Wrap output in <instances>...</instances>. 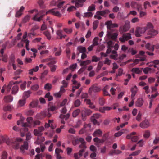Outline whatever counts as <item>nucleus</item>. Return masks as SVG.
Masks as SVG:
<instances>
[{
	"instance_id": "1",
	"label": "nucleus",
	"mask_w": 159,
	"mask_h": 159,
	"mask_svg": "<svg viewBox=\"0 0 159 159\" xmlns=\"http://www.w3.org/2000/svg\"><path fill=\"white\" fill-rule=\"evenodd\" d=\"M154 28L152 23L148 22L146 24L145 26L137 27L135 31V35L137 37H140L147 31V34L149 36L146 37L145 38H150L154 37L158 33V31Z\"/></svg>"
},
{
	"instance_id": "2",
	"label": "nucleus",
	"mask_w": 159,
	"mask_h": 159,
	"mask_svg": "<svg viewBox=\"0 0 159 159\" xmlns=\"http://www.w3.org/2000/svg\"><path fill=\"white\" fill-rule=\"evenodd\" d=\"M118 35V34L117 33L114 32L112 31H107L105 39L106 40L108 39L116 40Z\"/></svg>"
},
{
	"instance_id": "3",
	"label": "nucleus",
	"mask_w": 159,
	"mask_h": 159,
	"mask_svg": "<svg viewBox=\"0 0 159 159\" xmlns=\"http://www.w3.org/2000/svg\"><path fill=\"white\" fill-rule=\"evenodd\" d=\"M51 116V114L50 111L48 109L45 110L40 114L37 115L36 117L38 119H42L45 117H50Z\"/></svg>"
},
{
	"instance_id": "4",
	"label": "nucleus",
	"mask_w": 159,
	"mask_h": 159,
	"mask_svg": "<svg viewBox=\"0 0 159 159\" xmlns=\"http://www.w3.org/2000/svg\"><path fill=\"white\" fill-rule=\"evenodd\" d=\"M130 27V22L128 20L125 22V25L123 27L120 28V32L121 33H123L128 31Z\"/></svg>"
},
{
	"instance_id": "5",
	"label": "nucleus",
	"mask_w": 159,
	"mask_h": 159,
	"mask_svg": "<svg viewBox=\"0 0 159 159\" xmlns=\"http://www.w3.org/2000/svg\"><path fill=\"white\" fill-rule=\"evenodd\" d=\"M52 14L58 17H60L61 16V14L60 13L58 10V9L57 8H54L48 10V11L46 12V14Z\"/></svg>"
},
{
	"instance_id": "6",
	"label": "nucleus",
	"mask_w": 159,
	"mask_h": 159,
	"mask_svg": "<svg viewBox=\"0 0 159 159\" xmlns=\"http://www.w3.org/2000/svg\"><path fill=\"white\" fill-rule=\"evenodd\" d=\"M101 90V89L100 87L95 86L94 85H93L89 88L88 91V93L89 95H92L93 92H100Z\"/></svg>"
},
{
	"instance_id": "7",
	"label": "nucleus",
	"mask_w": 159,
	"mask_h": 159,
	"mask_svg": "<svg viewBox=\"0 0 159 159\" xmlns=\"http://www.w3.org/2000/svg\"><path fill=\"white\" fill-rule=\"evenodd\" d=\"M131 38V36L130 34L127 33L123 34L122 37L119 38V40L122 43H124L125 41L128 40Z\"/></svg>"
},
{
	"instance_id": "8",
	"label": "nucleus",
	"mask_w": 159,
	"mask_h": 159,
	"mask_svg": "<svg viewBox=\"0 0 159 159\" xmlns=\"http://www.w3.org/2000/svg\"><path fill=\"white\" fill-rule=\"evenodd\" d=\"M27 32H25L22 37V38L21 39V41L24 42L25 43V48L26 50L28 51L30 50V48H29V41L27 39Z\"/></svg>"
},
{
	"instance_id": "9",
	"label": "nucleus",
	"mask_w": 159,
	"mask_h": 159,
	"mask_svg": "<svg viewBox=\"0 0 159 159\" xmlns=\"http://www.w3.org/2000/svg\"><path fill=\"white\" fill-rule=\"evenodd\" d=\"M150 123L149 121L145 119L143 121L141 122L139 124V126L142 129H146L150 126Z\"/></svg>"
},
{
	"instance_id": "10",
	"label": "nucleus",
	"mask_w": 159,
	"mask_h": 159,
	"mask_svg": "<svg viewBox=\"0 0 159 159\" xmlns=\"http://www.w3.org/2000/svg\"><path fill=\"white\" fill-rule=\"evenodd\" d=\"M76 141L78 142L77 143H79L80 142L81 143V144L79 146V148H87L85 144L86 143L83 138H78L76 139Z\"/></svg>"
},
{
	"instance_id": "11",
	"label": "nucleus",
	"mask_w": 159,
	"mask_h": 159,
	"mask_svg": "<svg viewBox=\"0 0 159 159\" xmlns=\"http://www.w3.org/2000/svg\"><path fill=\"white\" fill-rule=\"evenodd\" d=\"M138 91V89L137 87L135 85L131 88V98H134L136 93Z\"/></svg>"
},
{
	"instance_id": "12",
	"label": "nucleus",
	"mask_w": 159,
	"mask_h": 159,
	"mask_svg": "<svg viewBox=\"0 0 159 159\" xmlns=\"http://www.w3.org/2000/svg\"><path fill=\"white\" fill-rule=\"evenodd\" d=\"M27 123H23V126L24 127H30L31 125L33 122V118L32 117H28L26 119Z\"/></svg>"
},
{
	"instance_id": "13",
	"label": "nucleus",
	"mask_w": 159,
	"mask_h": 159,
	"mask_svg": "<svg viewBox=\"0 0 159 159\" xmlns=\"http://www.w3.org/2000/svg\"><path fill=\"white\" fill-rule=\"evenodd\" d=\"M28 142H24L23 145L21 146L20 147V149L21 152L22 153H24L25 150H27L28 149Z\"/></svg>"
},
{
	"instance_id": "14",
	"label": "nucleus",
	"mask_w": 159,
	"mask_h": 159,
	"mask_svg": "<svg viewBox=\"0 0 159 159\" xmlns=\"http://www.w3.org/2000/svg\"><path fill=\"white\" fill-rule=\"evenodd\" d=\"M110 12V11L108 9L105 10L101 11H97V14L100 15L101 16L106 17V15L108 14Z\"/></svg>"
},
{
	"instance_id": "15",
	"label": "nucleus",
	"mask_w": 159,
	"mask_h": 159,
	"mask_svg": "<svg viewBox=\"0 0 159 159\" xmlns=\"http://www.w3.org/2000/svg\"><path fill=\"white\" fill-rule=\"evenodd\" d=\"M62 30H58L56 31V34L57 39H62L63 38H65L66 36V35L62 34Z\"/></svg>"
},
{
	"instance_id": "16",
	"label": "nucleus",
	"mask_w": 159,
	"mask_h": 159,
	"mask_svg": "<svg viewBox=\"0 0 159 159\" xmlns=\"http://www.w3.org/2000/svg\"><path fill=\"white\" fill-rule=\"evenodd\" d=\"M143 100L142 98H139L136 101L135 105L137 107H140L143 105Z\"/></svg>"
},
{
	"instance_id": "17",
	"label": "nucleus",
	"mask_w": 159,
	"mask_h": 159,
	"mask_svg": "<svg viewBox=\"0 0 159 159\" xmlns=\"http://www.w3.org/2000/svg\"><path fill=\"white\" fill-rule=\"evenodd\" d=\"M86 0H76L75 6L76 7H81L83 6V3Z\"/></svg>"
},
{
	"instance_id": "18",
	"label": "nucleus",
	"mask_w": 159,
	"mask_h": 159,
	"mask_svg": "<svg viewBox=\"0 0 159 159\" xmlns=\"http://www.w3.org/2000/svg\"><path fill=\"white\" fill-rule=\"evenodd\" d=\"M129 132V130L127 129H122L120 131L115 133V136L116 137H118L120 136L122 134L124 133H126Z\"/></svg>"
},
{
	"instance_id": "19",
	"label": "nucleus",
	"mask_w": 159,
	"mask_h": 159,
	"mask_svg": "<svg viewBox=\"0 0 159 159\" xmlns=\"http://www.w3.org/2000/svg\"><path fill=\"white\" fill-rule=\"evenodd\" d=\"M54 55L55 56H60L61 52V50L60 48H55L54 49Z\"/></svg>"
},
{
	"instance_id": "20",
	"label": "nucleus",
	"mask_w": 159,
	"mask_h": 159,
	"mask_svg": "<svg viewBox=\"0 0 159 159\" xmlns=\"http://www.w3.org/2000/svg\"><path fill=\"white\" fill-rule=\"evenodd\" d=\"M91 63V61L90 60H87L85 61H81L80 63V65L81 66L84 67L85 68L87 65L90 64Z\"/></svg>"
},
{
	"instance_id": "21",
	"label": "nucleus",
	"mask_w": 159,
	"mask_h": 159,
	"mask_svg": "<svg viewBox=\"0 0 159 159\" xmlns=\"http://www.w3.org/2000/svg\"><path fill=\"white\" fill-rule=\"evenodd\" d=\"M25 103L26 102L25 99L20 100L18 102L17 106L18 107H23L25 105Z\"/></svg>"
},
{
	"instance_id": "22",
	"label": "nucleus",
	"mask_w": 159,
	"mask_h": 159,
	"mask_svg": "<svg viewBox=\"0 0 159 159\" xmlns=\"http://www.w3.org/2000/svg\"><path fill=\"white\" fill-rule=\"evenodd\" d=\"M143 72L145 74L151 73L154 72V70L149 67H146L143 69Z\"/></svg>"
},
{
	"instance_id": "23",
	"label": "nucleus",
	"mask_w": 159,
	"mask_h": 159,
	"mask_svg": "<svg viewBox=\"0 0 159 159\" xmlns=\"http://www.w3.org/2000/svg\"><path fill=\"white\" fill-rule=\"evenodd\" d=\"M102 132L99 129H97L93 133V136H100L102 134Z\"/></svg>"
},
{
	"instance_id": "24",
	"label": "nucleus",
	"mask_w": 159,
	"mask_h": 159,
	"mask_svg": "<svg viewBox=\"0 0 159 159\" xmlns=\"http://www.w3.org/2000/svg\"><path fill=\"white\" fill-rule=\"evenodd\" d=\"M13 98L12 96L9 95L4 97V100L6 102H11L13 101Z\"/></svg>"
},
{
	"instance_id": "25",
	"label": "nucleus",
	"mask_w": 159,
	"mask_h": 159,
	"mask_svg": "<svg viewBox=\"0 0 159 159\" xmlns=\"http://www.w3.org/2000/svg\"><path fill=\"white\" fill-rule=\"evenodd\" d=\"M24 9V7L23 6L21 7L20 9L16 13L15 16L16 17L20 16L22 14V12Z\"/></svg>"
},
{
	"instance_id": "26",
	"label": "nucleus",
	"mask_w": 159,
	"mask_h": 159,
	"mask_svg": "<svg viewBox=\"0 0 159 159\" xmlns=\"http://www.w3.org/2000/svg\"><path fill=\"white\" fill-rule=\"evenodd\" d=\"M82 116L83 115L84 113H85L84 115L85 116H88L91 114L92 113V111L91 110L89 109H84V110L82 111Z\"/></svg>"
},
{
	"instance_id": "27",
	"label": "nucleus",
	"mask_w": 159,
	"mask_h": 159,
	"mask_svg": "<svg viewBox=\"0 0 159 159\" xmlns=\"http://www.w3.org/2000/svg\"><path fill=\"white\" fill-rule=\"evenodd\" d=\"M131 71L133 73L136 74H139L142 72V70L138 68H134L131 69Z\"/></svg>"
},
{
	"instance_id": "28",
	"label": "nucleus",
	"mask_w": 159,
	"mask_h": 159,
	"mask_svg": "<svg viewBox=\"0 0 159 159\" xmlns=\"http://www.w3.org/2000/svg\"><path fill=\"white\" fill-rule=\"evenodd\" d=\"M77 49L80 53H85L86 51V48L82 46H79L77 48Z\"/></svg>"
},
{
	"instance_id": "29",
	"label": "nucleus",
	"mask_w": 159,
	"mask_h": 159,
	"mask_svg": "<svg viewBox=\"0 0 159 159\" xmlns=\"http://www.w3.org/2000/svg\"><path fill=\"white\" fill-rule=\"evenodd\" d=\"M103 65V63L102 61H100L98 62L96 68V71L97 72H98L100 70Z\"/></svg>"
},
{
	"instance_id": "30",
	"label": "nucleus",
	"mask_w": 159,
	"mask_h": 159,
	"mask_svg": "<svg viewBox=\"0 0 159 159\" xmlns=\"http://www.w3.org/2000/svg\"><path fill=\"white\" fill-rule=\"evenodd\" d=\"M38 14V13H37V14L34 16L33 18L34 20L37 21H39L41 20L42 18H43V15H42L40 17L37 18V16Z\"/></svg>"
},
{
	"instance_id": "31",
	"label": "nucleus",
	"mask_w": 159,
	"mask_h": 159,
	"mask_svg": "<svg viewBox=\"0 0 159 159\" xmlns=\"http://www.w3.org/2000/svg\"><path fill=\"white\" fill-rule=\"evenodd\" d=\"M18 87L16 85H15L12 87V93L13 94H16L18 90Z\"/></svg>"
},
{
	"instance_id": "32",
	"label": "nucleus",
	"mask_w": 159,
	"mask_h": 159,
	"mask_svg": "<svg viewBox=\"0 0 159 159\" xmlns=\"http://www.w3.org/2000/svg\"><path fill=\"white\" fill-rule=\"evenodd\" d=\"M145 48L149 50L152 51H153L154 50L153 46V45H151L150 43H147L145 45Z\"/></svg>"
},
{
	"instance_id": "33",
	"label": "nucleus",
	"mask_w": 159,
	"mask_h": 159,
	"mask_svg": "<svg viewBox=\"0 0 159 159\" xmlns=\"http://www.w3.org/2000/svg\"><path fill=\"white\" fill-rule=\"evenodd\" d=\"M100 60V58L99 57H97L96 56H93L92 57V60L91 62H97Z\"/></svg>"
},
{
	"instance_id": "34",
	"label": "nucleus",
	"mask_w": 159,
	"mask_h": 159,
	"mask_svg": "<svg viewBox=\"0 0 159 159\" xmlns=\"http://www.w3.org/2000/svg\"><path fill=\"white\" fill-rule=\"evenodd\" d=\"M80 110L77 109L75 110L72 113V116L74 117H76L80 113Z\"/></svg>"
},
{
	"instance_id": "35",
	"label": "nucleus",
	"mask_w": 159,
	"mask_h": 159,
	"mask_svg": "<svg viewBox=\"0 0 159 159\" xmlns=\"http://www.w3.org/2000/svg\"><path fill=\"white\" fill-rule=\"evenodd\" d=\"M94 142L97 143H103L104 140L103 139L101 140L98 137H96L93 139Z\"/></svg>"
},
{
	"instance_id": "36",
	"label": "nucleus",
	"mask_w": 159,
	"mask_h": 159,
	"mask_svg": "<svg viewBox=\"0 0 159 159\" xmlns=\"http://www.w3.org/2000/svg\"><path fill=\"white\" fill-rule=\"evenodd\" d=\"M31 92L30 90L25 91L23 93V96L25 98H27L30 97Z\"/></svg>"
},
{
	"instance_id": "37",
	"label": "nucleus",
	"mask_w": 159,
	"mask_h": 159,
	"mask_svg": "<svg viewBox=\"0 0 159 159\" xmlns=\"http://www.w3.org/2000/svg\"><path fill=\"white\" fill-rule=\"evenodd\" d=\"M34 133L35 136H40L42 135L41 133L38 129H35L34 131Z\"/></svg>"
},
{
	"instance_id": "38",
	"label": "nucleus",
	"mask_w": 159,
	"mask_h": 159,
	"mask_svg": "<svg viewBox=\"0 0 159 159\" xmlns=\"http://www.w3.org/2000/svg\"><path fill=\"white\" fill-rule=\"evenodd\" d=\"M151 63H152V65L154 66L155 68H156L157 67V65L159 64V60H156L152 62H151Z\"/></svg>"
},
{
	"instance_id": "39",
	"label": "nucleus",
	"mask_w": 159,
	"mask_h": 159,
	"mask_svg": "<svg viewBox=\"0 0 159 159\" xmlns=\"http://www.w3.org/2000/svg\"><path fill=\"white\" fill-rule=\"evenodd\" d=\"M136 134V133L133 132L130 134H128L126 136V138L128 139H130L132 140L133 137Z\"/></svg>"
},
{
	"instance_id": "40",
	"label": "nucleus",
	"mask_w": 159,
	"mask_h": 159,
	"mask_svg": "<svg viewBox=\"0 0 159 159\" xmlns=\"http://www.w3.org/2000/svg\"><path fill=\"white\" fill-rule=\"evenodd\" d=\"M112 23V21L111 20L108 21L106 22L105 25L107 29H110L111 28Z\"/></svg>"
},
{
	"instance_id": "41",
	"label": "nucleus",
	"mask_w": 159,
	"mask_h": 159,
	"mask_svg": "<svg viewBox=\"0 0 159 159\" xmlns=\"http://www.w3.org/2000/svg\"><path fill=\"white\" fill-rule=\"evenodd\" d=\"M80 83H78L76 85H75V86H73L72 91L73 92H74L75 90L78 89L80 86Z\"/></svg>"
},
{
	"instance_id": "42",
	"label": "nucleus",
	"mask_w": 159,
	"mask_h": 159,
	"mask_svg": "<svg viewBox=\"0 0 159 159\" xmlns=\"http://www.w3.org/2000/svg\"><path fill=\"white\" fill-rule=\"evenodd\" d=\"M108 85H106L105 86L104 88L103 89V91L104 92V95L106 96L109 95L110 96V94H109L108 92L107 91V90L108 89Z\"/></svg>"
},
{
	"instance_id": "43",
	"label": "nucleus",
	"mask_w": 159,
	"mask_h": 159,
	"mask_svg": "<svg viewBox=\"0 0 159 159\" xmlns=\"http://www.w3.org/2000/svg\"><path fill=\"white\" fill-rule=\"evenodd\" d=\"M93 14L91 12H87L84 13L83 16L84 17H89L92 16Z\"/></svg>"
},
{
	"instance_id": "44",
	"label": "nucleus",
	"mask_w": 159,
	"mask_h": 159,
	"mask_svg": "<svg viewBox=\"0 0 159 159\" xmlns=\"http://www.w3.org/2000/svg\"><path fill=\"white\" fill-rule=\"evenodd\" d=\"M14 84L13 82H11L9 83L7 86L6 89H7V91L8 92L10 91L11 88L12 86V85Z\"/></svg>"
},
{
	"instance_id": "45",
	"label": "nucleus",
	"mask_w": 159,
	"mask_h": 159,
	"mask_svg": "<svg viewBox=\"0 0 159 159\" xmlns=\"http://www.w3.org/2000/svg\"><path fill=\"white\" fill-rule=\"evenodd\" d=\"M112 53L114 54L113 55H111L110 56V57L112 59L116 60V58L118 55L117 54H116V52L114 51H113L112 52Z\"/></svg>"
},
{
	"instance_id": "46",
	"label": "nucleus",
	"mask_w": 159,
	"mask_h": 159,
	"mask_svg": "<svg viewBox=\"0 0 159 159\" xmlns=\"http://www.w3.org/2000/svg\"><path fill=\"white\" fill-rule=\"evenodd\" d=\"M45 98H47L48 101H50L53 100V97L50 95V93H48L45 96Z\"/></svg>"
},
{
	"instance_id": "47",
	"label": "nucleus",
	"mask_w": 159,
	"mask_h": 159,
	"mask_svg": "<svg viewBox=\"0 0 159 159\" xmlns=\"http://www.w3.org/2000/svg\"><path fill=\"white\" fill-rule=\"evenodd\" d=\"M99 22L98 20H96L94 21L93 23V30H94L97 28Z\"/></svg>"
},
{
	"instance_id": "48",
	"label": "nucleus",
	"mask_w": 159,
	"mask_h": 159,
	"mask_svg": "<svg viewBox=\"0 0 159 159\" xmlns=\"http://www.w3.org/2000/svg\"><path fill=\"white\" fill-rule=\"evenodd\" d=\"M12 107L11 106L7 105L4 107L3 110L5 111H10L12 110Z\"/></svg>"
},
{
	"instance_id": "49",
	"label": "nucleus",
	"mask_w": 159,
	"mask_h": 159,
	"mask_svg": "<svg viewBox=\"0 0 159 159\" xmlns=\"http://www.w3.org/2000/svg\"><path fill=\"white\" fill-rule=\"evenodd\" d=\"M44 88L45 89L49 91L52 88L51 84L49 83H47L45 85Z\"/></svg>"
},
{
	"instance_id": "50",
	"label": "nucleus",
	"mask_w": 159,
	"mask_h": 159,
	"mask_svg": "<svg viewBox=\"0 0 159 159\" xmlns=\"http://www.w3.org/2000/svg\"><path fill=\"white\" fill-rule=\"evenodd\" d=\"M150 132L148 130L146 131L144 134L143 137L145 138H148L150 136Z\"/></svg>"
},
{
	"instance_id": "51",
	"label": "nucleus",
	"mask_w": 159,
	"mask_h": 159,
	"mask_svg": "<svg viewBox=\"0 0 159 159\" xmlns=\"http://www.w3.org/2000/svg\"><path fill=\"white\" fill-rule=\"evenodd\" d=\"M64 31L68 34H70L72 32V28H65L64 29Z\"/></svg>"
},
{
	"instance_id": "52",
	"label": "nucleus",
	"mask_w": 159,
	"mask_h": 159,
	"mask_svg": "<svg viewBox=\"0 0 159 159\" xmlns=\"http://www.w3.org/2000/svg\"><path fill=\"white\" fill-rule=\"evenodd\" d=\"M99 40V38L98 37H95L93 40V44L95 46H96L98 45V42Z\"/></svg>"
},
{
	"instance_id": "53",
	"label": "nucleus",
	"mask_w": 159,
	"mask_h": 159,
	"mask_svg": "<svg viewBox=\"0 0 159 159\" xmlns=\"http://www.w3.org/2000/svg\"><path fill=\"white\" fill-rule=\"evenodd\" d=\"M111 63V60H110L108 58H106L104 61L103 63L105 64H107L108 65H109Z\"/></svg>"
},
{
	"instance_id": "54",
	"label": "nucleus",
	"mask_w": 159,
	"mask_h": 159,
	"mask_svg": "<svg viewBox=\"0 0 159 159\" xmlns=\"http://www.w3.org/2000/svg\"><path fill=\"white\" fill-rule=\"evenodd\" d=\"M82 148L78 152V154L80 157H81L83 155V153L84 152L86 148Z\"/></svg>"
},
{
	"instance_id": "55",
	"label": "nucleus",
	"mask_w": 159,
	"mask_h": 159,
	"mask_svg": "<svg viewBox=\"0 0 159 159\" xmlns=\"http://www.w3.org/2000/svg\"><path fill=\"white\" fill-rule=\"evenodd\" d=\"M81 104V102L79 99L76 100L74 102V105L75 107L79 106Z\"/></svg>"
},
{
	"instance_id": "56",
	"label": "nucleus",
	"mask_w": 159,
	"mask_h": 159,
	"mask_svg": "<svg viewBox=\"0 0 159 159\" xmlns=\"http://www.w3.org/2000/svg\"><path fill=\"white\" fill-rule=\"evenodd\" d=\"M95 5L92 4L89 7L88 11H93L95 10Z\"/></svg>"
},
{
	"instance_id": "57",
	"label": "nucleus",
	"mask_w": 159,
	"mask_h": 159,
	"mask_svg": "<svg viewBox=\"0 0 159 159\" xmlns=\"http://www.w3.org/2000/svg\"><path fill=\"white\" fill-rule=\"evenodd\" d=\"M140 150H138L136 151H135L134 152H133L132 153H131L130 155H129V156H135L139 155L141 152Z\"/></svg>"
},
{
	"instance_id": "58",
	"label": "nucleus",
	"mask_w": 159,
	"mask_h": 159,
	"mask_svg": "<svg viewBox=\"0 0 159 159\" xmlns=\"http://www.w3.org/2000/svg\"><path fill=\"white\" fill-rule=\"evenodd\" d=\"M138 3L135 2H132L131 3V6L132 8H136V7L138 5Z\"/></svg>"
},
{
	"instance_id": "59",
	"label": "nucleus",
	"mask_w": 159,
	"mask_h": 159,
	"mask_svg": "<svg viewBox=\"0 0 159 159\" xmlns=\"http://www.w3.org/2000/svg\"><path fill=\"white\" fill-rule=\"evenodd\" d=\"M38 105V102L36 101H33L30 104V106L32 107H34Z\"/></svg>"
},
{
	"instance_id": "60",
	"label": "nucleus",
	"mask_w": 159,
	"mask_h": 159,
	"mask_svg": "<svg viewBox=\"0 0 159 159\" xmlns=\"http://www.w3.org/2000/svg\"><path fill=\"white\" fill-rule=\"evenodd\" d=\"M30 16L29 15H27L25 16L23 19V21L24 22H26L30 20Z\"/></svg>"
},
{
	"instance_id": "61",
	"label": "nucleus",
	"mask_w": 159,
	"mask_h": 159,
	"mask_svg": "<svg viewBox=\"0 0 159 159\" xmlns=\"http://www.w3.org/2000/svg\"><path fill=\"white\" fill-rule=\"evenodd\" d=\"M125 76L126 78L125 80V81L127 82H128L131 77V75L129 74H126Z\"/></svg>"
},
{
	"instance_id": "62",
	"label": "nucleus",
	"mask_w": 159,
	"mask_h": 159,
	"mask_svg": "<svg viewBox=\"0 0 159 159\" xmlns=\"http://www.w3.org/2000/svg\"><path fill=\"white\" fill-rule=\"evenodd\" d=\"M51 71L52 72H54L55 71L57 68V66L55 65L50 66Z\"/></svg>"
},
{
	"instance_id": "63",
	"label": "nucleus",
	"mask_w": 159,
	"mask_h": 159,
	"mask_svg": "<svg viewBox=\"0 0 159 159\" xmlns=\"http://www.w3.org/2000/svg\"><path fill=\"white\" fill-rule=\"evenodd\" d=\"M108 48H109L113 47V42L112 41H109L107 43Z\"/></svg>"
},
{
	"instance_id": "64",
	"label": "nucleus",
	"mask_w": 159,
	"mask_h": 159,
	"mask_svg": "<svg viewBox=\"0 0 159 159\" xmlns=\"http://www.w3.org/2000/svg\"><path fill=\"white\" fill-rule=\"evenodd\" d=\"M139 21V19L138 17H134L132 18L131 20L132 23H134L138 22Z\"/></svg>"
}]
</instances>
